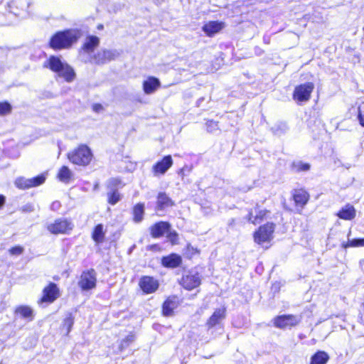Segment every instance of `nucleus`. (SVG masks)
<instances>
[{"label": "nucleus", "instance_id": "1", "mask_svg": "<svg viewBox=\"0 0 364 364\" xmlns=\"http://www.w3.org/2000/svg\"><path fill=\"white\" fill-rule=\"evenodd\" d=\"M81 36L79 29L67 28L54 33L49 41L48 46L53 50H61L70 48Z\"/></svg>", "mask_w": 364, "mask_h": 364}, {"label": "nucleus", "instance_id": "2", "mask_svg": "<svg viewBox=\"0 0 364 364\" xmlns=\"http://www.w3.org/2000/svg\"><path fill=\"white\" fill-rule=\"evenodd\" d=\"M43 66L56 73L67 82H72L76 77L73 68L68 63L63 62L59 56L50 55Z\"/></svg>", "mask_w": 364, "mask_h": 364}, {"label": "nucleus", "instance_id": "3", "mask_svg": "<svg viewBox=\"0 0 364 364\" xmlns=\"http://www.w3.org/2000/svg\"><path fill=\"white\" fill-rule=\"evenodd\" d=\"M67 158L73 164L87 166L92 161L93 154L87 144H80L67 154Z\"/></svg>", "mask_w": 364, "mask_h": 364}, {"label": "nucleus", "instance_id": "4", "mask_svg": "<svg viewBox=\"0 0 364 364\" xmlns=\"http://www.w3.org/2000/svg\"><path fill=\"white\" fill-rule=\"evenodd\" d=\"M72 220L67 218H58L46 226V230L52 235H68L74 229Z\"/></svg>", "mask_w": 364, "mask_h": 364}, {"label": "nucleus", "instance_id": "5", "mask_svg": "<svg viewBox=\"0 0 364 364\" xmlns=\"http://www.w3.org/2000/svg\"><path fill=\"white\" fill-rule=\"evenodd\" d=\"M61 296L58 285L53 282H48L42 289L41 295L37 300L38 305L51 304Z\"/></svg>", "mask_w": 364, "mask_h": 364}, {"label": "nucleus", "instance_id": "6", "mask_svg": "<svg viewBox=\"0 0 364 364\" xmlns=\"http://www.w3.org/2000/svg\"><path fill=\"white\" fill-rule=\"evenodd\" d=\"M311 195L304 187L296 188L291 191L290 200L293 202L295 210L299 214L309 203Z\"/></svg>", "mask_w": 364, "mask_h": 364}, {"label": "nucleus", "instance_id": "7", "mask_svg": "<svg viewBox=\"0 0 364 364\" xmlns=\"http://www.w3.org/2000/svg\"><path fill=\"white\" fill-rule=\"evenodd\" d=\"M275 227L276 225L272 222L259 226L252 235L255 242L258 245L269 242L273 238Z\"/></svg>", "mask_w": 364, "mask_h": 364}, {"label": "nucleus", "instance_id": "8", "mask_svg": "<svg viewBox=\"0 0 364 364\" xmlns=\"http://www.w3.org/2000/svg\"><path fill=\"white\" fill-rule=\"evenodd\" d=\"M178 284L186 291L198 288L202 284V276L198 272L189 270L182 274L178 281Z\"/></svg>", "mask_w": 364, "mask_h": 364}, {"label": "nucleus", "instance_id": "9", "mask_svg": "<svg viewBox=\"0 0 364 364\" xmlns=\"http://www.w3.org/2000/svg\"><path fill=\"white\" fill-rule=\"evenodd\" d=\"M314 87V83L312 82H306L296 85L292 92V99L297 104L309 101Z\"/></svg>", "mask_w": 364, "mask_h": 364}, {"label": "nucleus", "instance_id": "10", "mask_svg": "<svg viewBox=\"0 0 364 364\" xmlns=\"http://www.w3.org/2000/svg\"><path fill=\"white\" fill-rule=\"evenodd\" d=\"M97 281L96 271L90 268L82 272L77 285L82 291H87L96 288Z\"/></svg>", "mask_w": 364, "mask_h": 364}, {"label": "nucleus", "instance_id": "11", "mask_svg": "<svg viewBox=\"0 0 364 364\" xmlns=\"http://www.w3.org/2000/svg\"><path fill=\"white\" fill-rule=\"evenodd\" d=\"M301 323V316L294 314H282L273 319L274 326L279 329L291 328Z\"/></svg>", "mask_w": 364, "mask_h": 364}, {"label": "nucleus", "instance_id": "12", "mask_svg": "<svg viewBox=\"0 0 364 364\" xmlns=\"http://www.w3.org/2000/svg\"><path fill=\"white\" fill-rule=\"evenodd\" d=\"M138 287L143 294H151L158 291L160 283L158 279L150 275H142L138 282Z\"/></svg>", "mask_w": 364, "mask_h": 364}, {"label": "nucleus", "instance_id": "13", "mask_svg": "<svg viewBox=\"0 0 364 364\" xmlns=\"http://www.w3.org/2000/svg\"><path fill=\"white\" fill-rule=\"evenodd\" d=\"M182 300L176 294L166 297L161 304V313L163 316L171 317L175 314V310L181 306Z\"/></svg>", "mask_w": 364, "mask_h": 364}, {"label": "nucleus", "instance_id": "14", "mask_svg": "<svg viewBox=\"0 0 364 364\" xmlns=\"http://www.w3.org/2000/svg\"><path fill=\"white\" fill-rule=\"evenodd\" d=\"M270 213L271 211L269 210L262 208L260 206L257 205L254 210H250L248 212L246 219L249 223L256 225L269 218Z\"/></svg>", "mask_w": 364, "mask_h": 364}, {"label": "nucleus", "instance_id": "15", "mask_svg": "<svg viewBox=\"0 0 364 364\" xmlns=\"http://www.w3.org/2000/svg\"><path fill=\"white\" fill-rule=\"evenodd\" d=\"M227 316V308L223 306L214 310L205 322L208 329H211L220 325Z\"/></svg>", "mask_w": 364, "mask_h": 364}, {"label": "nucleus", "instance_id": "16", "mask_svg": "<svg viewBox=\"0 0 364 364\" xmlns=\"http://www.w3.org/2000/svg\"><path fill=\"white\" fill-rule=\"evenodd\" d=\"M173 161L171 155L164 156L153 165L151 171L155 176L164 175L173 166Z\"/></svg>", "mask_w": 364, "mask_h": 364}, {"label": "nucleus", "instance_id": "17", "mask_svg": "<svg viewBox=\"0 0 364 364\" xmlns=\"http://www.w3.org/2000/svg\"><path fill=\"white\" fill-rule=\"evenodd\" d=\"M117 57L115 53L109 50H101L91 56V61L95 65H104L112 60H114Z\"/></svg>", "mask_w": 364, "mask_h": 364}, {"label": "nucleus", "instance_id": "18", "mask_svg": "<svg viewBox=\"0 0 364 364\" xmlns=\"http://www.w3.org/2000/svg\"><path fill=\"white\" fill-rule=\"evenodd\" d=\"M171 229V224L167 221H159L149 228V233L153 238H159Z\"/></svg>", "mask_w": 364, "mask_h": 364}, {"label": "nucleus", "instance_id": "19", "mask_svg": "<svg viewBox=\"0 0 364 364\" xmlns=\"http://www.w3.org/2000/svg\"><path fill=\"white\" fill-rule=\"evenodd\" d=\"M224 27L225 23L223 21H209L203 26L202 31L206 36L212 38L223 30Z\"/></svg>", "mask_w": 364, "mask_h": 364}, {"label": "nucleus", "instance_id": "20", "mask_svg": "<svg viewBox=\"0 0 364 364\" xmlns=\"http://www.w3.org/2000/svg\"><path fill=\"white\" fill-rule=\"evenodd\" d=\"M175 205L174 201L164 191L159 192L156 196V210L161 211Z\"/></svg>", "mask_w": 364, "mask_h": 364}, {"label": "nucleus", "instance_id": "21", "mask_svg": "<svg viewBox=\"0 0 364 364\" xmlns=\"http://www.w3.org/2000/svg\"><path fill=\"white\" fill-rule=\"evenodd\" d=\"M161 264L164 267L175 269L182 264V257L176 253H171L161 257Z\"/></svg>", "mask_w": 364, "mask_h": 364}, {"label": "nucleus", "instance_id": "22", "mask_svg": "<svg viewBox=\"0 0 364 364\" xmlns=\"http://www.w3.org/2000/svg\"><path fill=\"white\" fill-rule=\"evenodd\" d=\"M14 314L22 319L28 322L32 321L34 319L35 314L33 309L28 305H18L15 307Z\"/></svg>", "mask_w": 364, "mask_h": 364}, {"label": "nucleus", "instance_id": "23", "mask_svg": "<svg viewBox=\"0 0 364 364\" xmlns=\"http://www.w3.org/2000/svg\"><path fill=\"white\" fill-rule=\"evenodd\" d=\"M160 86L159 80L154 76H149L142 83L143 91L146 95L154 93Z\"/></svg>", "mask_w": 364, "mask_h": 364}, {"label": "nucleus", "instance_id": "24", "mask_svg": "<svg viewBox=\"0 0 364 364\" xmlns=\"http://www.w3.org/2000/svg\"><path fill=\"white\" fill-rule=\"evenodd\" d=\"M100 45V38L93 35H89L86 37L85 42L82 44L80 50L84 53H92Z\"/></svg>", "mask_w": 364, "mask_h": 364}, {"label": "nucleus", "instance_id": "25", "mask_svg": "<svg viewBox=\"0 0 364 364\" xmlns=\"http://www.w3.org/2000/svg\"><path fill=\"white\" fill-rule=\"evenodd\" d=\"M132 220L134 223H140L144 218L145 205L144 203H137L132 208Z\"/></svg>", "mask_w": 364, "mask_h": 364}, {"label": "nucleus", "instance_id": "26", "mask_svg": "<svg viewBox=\"0 0 364 364\" xmlns=\"http://www.w3.org/2000/svg\"><path fill=\"white\" fill-rule=\"evenodd\" d=\"M336 215L342 220H351L355 218L356 211L352 205L347 204L336 213Z\"/></svg>", "mask_w": 364, "mask_h": 364}, {"label": "nucleus", "instance_id": "27", "mask_svg": "<svg viewBox=\"0 0 364 364\" xmlns=\"http://www.w3.org/2000/svg\"><path fill=\"white\" fill-rule=\"evenodd\" d=\"M91 237L95 244H101L105 241V231L104 225L102 223L97 224L94 226L91 232Z\"/></svg>", "mask_w": 364, "mask_h": 364}, {"label": "nucleus", "instance_id": "28", "mask_svg": "<svg viewBox=\"0 0 364 364\" xmlns=\"http://www.w3.org/2000/svg\"><path fill=\"white\" fill-rule=\"evenodd\" d=\"M75 322V316L71 312H68L61 323V329L65 331V336H68L72 331Z\"/></svg>", "mask_w": 364, "mask_h": 364}, {"label": "nucleus", "instance_id": "29", "mask_svg": "<svg viewBox=\"0 0 364 364\" xmlns=\"http://www.w3.org/2000/svg\"><path fill=\"white\" fill-rule=\"evenodd\" d=\"M329 360L328 353L323 350H318L311 357L309 364H326Z\"/></svg>", "mask_w": 364, "mask_h": 364}, {"label": "nucleus", "instance_id": "30", "mask_svg": "<svg viewBox=\"0 0 364 364\" xmlns=\"http://www.w3.org/2000/svg\"><path fill=\"white\" fill-rule=\"evenodd\" d=\"M72 172L67 166H61L57 173V178L62 182L68 183L72 178Z\"/></svg>", "mask_w": 364, "mask_h": 364}, {"label": "nucleus", "instance_id": "31", "mask_svg": "<svg viewBox=\"0 0 364 364\" xmlns=\"http://www.w3.org/2000/svg\"><path fill=\"white\" fill-rule=\"evenodd\" d=\"M200 254V250L198 247H193L190 243L186 244L183 252L184 257L188 260L193 259V257L199 255Z\"/></svg>", "mask_w": 364, "mask_h": 364}, {"label": "nucleus", "instance_id": "32", "mask_svg": "<svg viewBox=\"0 0 364 364\" xmlns=\"http://www.w3.org/2000/svg\"><path fill=\"white\" fill-rule=\"evenodd\" d=\"M122 198L121 194L117 189H112L107 193V203L114 205L117 204Z\"/></svg>", "mask_w": 364, "mask_h": 364}, {"label": "nucleus", "instance_id": "33", "mask_svg": "<svg viewBox=\"0 0 364 364\" xmlns=\"http://www.w3.org/2000/svg\"><path fill=\"white\" fill-rule=\"evenodd\" d=\"M341 247L344 249H347L349 247H364V237L355 238L353 240H348L346 242H343L341 244Z\"/></svg>", "mask_w": 364, "mask_h": 364}, {"label": "nucleus", "instance_id": "34", "mask_svg": "<svg viewBox=\"0 0 364 364\" xmlns=\"http://www.w3.org/2000/svg\"><path fill=\"white\" fill-rule=\"evenodd\" d=\"M15 186L21 190H26L31 188L30 178L24 177H18L15 181Z\"/></svg>", "mask_w": 364, "mask_h": 364}, {"label": "nucleus", "instance_id": "35", "mask_svg": "<svg viewBox=\"0 0 364 364\" xmlns=\"http://www.w3.org/2000/svg\"><path fill=\"white\" fill-rule=\"evenodd\" d=\"M311 165L308 163L304 162H293L291 164V168L296 173L308 171L310 170Z\"/></svg>", "mask_w": 364, "mask_h": 364}, {"label": "nucleus", "instance_id": "36", "mask_svg": "<svg viewBox=\"0 0 364 364\" xmlns=\"http://www.w3.org/2000/svg\"><path fill=\"white\" fill-rule=\"evenodd\" d=\"M46 180V176L45 173H41L30 178L31 188L39 186L45 183Z\"/></svg>", "mask_w": 364, "mask_h": 364}, {"label": "nucleus", "instance_id": "37", "mask_svg": "<svg viewBox=\"0 0 364 364\" xmlns=\"http://www.w3.org/2000/svg\"><path fill=\"white\" fill-rule=\"evenodd\" d=\"M12 111V107L7 101L0 102V115L9 114Z\"/></svg>", "mask_w": 364, "mask_h": 364}, {"label": "nucleus", "instance_id": "38", "mask_svg": "<svg viewBox=\"0 0 364 364\" xmlns=\"http://www.w3.org/2000/svg\"><path fill=\"white\" fill-rule=\"evenodd\" d=\"M205 127L208 132H213L218 129V122L213 119H208L205 122Z\"/></svg>", "mask_w": 364, "mask_h": 364}, {"label": "nucleus", "instance_id": "39", "mask_svg": "<svg viewBox=\"0 0 364 364\" xmlns=\"http://www.w3.org/2000/svg\"><path fill=\"white\" fill-rule=\"evenodd\" d=\"M133 340H134V338H133L132 336H126L124 338H123L121 341L120 344L119 346V350L122 351L125 348H127L132 343Z\"/></svg>", "mask_w": 364, "mask_h": 364}, {"label": "nucleus", "instance_id": "40", "mask_svg": "<svg viewBox=\"0 0 364 364\" xmlns=\"http://www.w3.org/2000/svg\"><path fill=\"white\" fill-rule=\"evenodd\" d=\"M122 185V181L119 178H112L109 179L108 187L111 188L112 190L114 189V188L121 186Z\"/></svg>", "mask_w": 364, "mask_h": 364}, {"label": "nucleus", "instance_id": "41", "mask_svg": "<svg viewBox=\"0 0 364 364\" xmlns=\"http://www.w3.org/2000/svg\"><path fill=\"white\" fill-rule=\"evenodd\" d=\"M23 247L20 245H16L12 247H11L9 250V253L11 255H20L23 252Z\"/></svg>", "mask_w": 364, "mask_h": 364}, {"label": "nucleus", "instance_id": "42", "mask_svg": "<svg viewBox=\"0 0 364 364\" xmlns=\"http://www.w3.org/2000/svg\"><path fill=\"white\" fill-rule=\"evenodd\" d=\"M191 172V168L188 166H184L179 170L178 174L180 175L181 179L184 180L186 176H188Z\"/></svg>", "mask_w": 364, "mask_h": 364}, {"label": "nucleus", "instance_id": "43", "mask_svg": "<svg viewBox=\"0 0 364 364\" xmlns=\"http://www.w3.org/2000/svg\"><path fill=\"white\" fill-rule=\"evenodd\" d=\"M167 237L172 245H176L178 241V235L176 231L168 232Z\"/></svg>", "mask_w": 364, "mask_h": 364}, {"label": "nucleus", "instance_id": "44", "mask_svg": "<svg viewBox=\"0 0 364 364\" xmlns=\"http://www.w3.org/2000/svg\"><path fill=\"white\" fill-rule=\"evenodd\" d=\"M358 119L360 124L364 127V112H362L360 108L358 109Z\"/></svg>", "mask_w": 364, "mask_h": 364}, {"label": "nucleus", "instance_id": "45", "mask_svg": "<svg viewBox=\"0 0 364 364\" xmlns=\"http://www.w3.org/2000/svg\"><path fill=\"white\" fill-rule=\"evenodd\" d=\"M92 109L95 112H100L103 110V106L100 103H95L92 105Z\"/></svg>", "mask_w": 364, "mask_h": 364}, {"label": "nucleus", "instance_id": "46", "mask_svg": "<svg viewBox=\"0 0 364 364\" xmlns=\"http://www.w3.org/2000/svg\"><path fill=\"white\" fill-rule=\"evenodd\" d=\"M6 203V197L2 195V194H0V209Z\"/></svg>", "mask_w": 364, "mask_h": 364}, {"label": "nucleus", "instance_id": "47", "mask_svg": "<svg viewBox=\"0 0 364 364\" xmlns=\"http://www.w3.org/2000/svg\"><path fill=\"white\" fill-rule=\"evenodd\" d=\"M283 208H284V209L286 211H287V212H289V213H291V212H293V210H294V209H293L291 207H290L289 205H287V204H286L285 203H283Z\"/></svg>", "mask_w": 364, "mask_h": 364}, {"label": "nucleus", "instance_id": "48", "mask_svg": "<svg viewBox=\"0 0 364 364\" xmlns=\"http://www.w3.org/2000/svg\"><path fill=\"white\" fill-rule=\"evenodd\" d=\"M97 28V29L101 30L104 28V26L102 24H99Z\"/></svg>", "mask_w": 364, "mask_h": 364}, {"label": "nucleus", "instance_id": "49", "mask_svg": "<svg viewBox=\"0 0 364 364\" xmlns=\"http://www.w3.org/2000/svg\"><path fill=\"white\" fill-rule=\"evenodd\" d=\"M53 279H54L55 280H58V279H59V278H58V277H53Z\"/></svg>", "mask_w": 364, "mask_h": 364}]
</instances>
